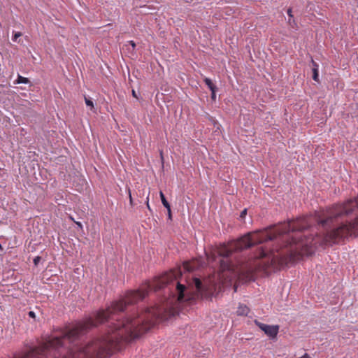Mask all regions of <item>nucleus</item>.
Returning a JSON list of instances; mask_svg holds the SVG:
<instances>
[{
	"instance_id": "9",
	"label": "nucleus",
	"mask_w": 358,
	"mask_h": 358,
	"mask_svg": "<svg viewBox=\"0 0 358 358\" xmlns=\"http://www.w3.org/2000/svg\"><path fill=\"white\" fill-rule=\"evenodd\" d=\"M159 196H160V199H161V201H162V203L163 204V206L166 208V209H169V207L171 206L169 203L167 201L164 193L161 191L159 192Z\"/></svg>"
},
{
	"instance_id": "19",
	"label": "nucleus",
	"mask_w": 358,
	"mask_h": 358,
	"mask_svg": "<svg viewBox=\"0 0 358 358\" xmlns=\"http://www.w3.org/2000/svg\"><path fill=\"white\" fill-rule=\"evenodd\" d=\"M28 315L31 318H35L36 317V314H35V313L34 311H29L28 313Z\"/></svg>"
},
{
	"instance_id": "15",
	"label": "nucleus",
	"mask_w": 358,
	"mask_h": 358,
	"mask_svg": "<svg viewBox=\"0 0 358 358\" xmlns=\"http://www.w3.org/2000/svg\"><path fill=\"white\" fill-rule=\"evenodd\" d=\"M267 255V252L264 250L262 249L260 254L259 255V257L263 258Z\"/></svg>"
},
{
	"instance_id": "21",
	"label": "nucleus",
	"mask_w": 358,
	"mask_h": 358,
	"mask_svg": "<svg viewBox=\"0 0 358 358\" xmlns=\"http://www.w3.org/2000/svg\"><path fill=\"white\" fill-rule=\"evenodd\" d=\"M206 256H207V259L209 261L210 260V259H212V261H215V257L213 256L210 257L208 254H206Z\"/></svg>"
},
{
	"instance_id": "2",
	"label": "nucleus",
	"mask_w": 358,
	"mask_h": 358,
	"mask_svg": "<svg viewBox=\"0 0 358 358\" xmlns=\"http://www.w3.org/2000/svg\"><path fill=\"white\" fill-rule=\"evenodd\" d=\"M112 353V303L94 317L53 333L14 358H107Z\"/></svg>"
},
{
	"instance_id": "8",
	"label": "nucleus",
	"mask_w": 358,
	"mask_h": 358,
	"mask_svg": "<svg viewBox=\"0 0 358 358\" xmlns=\"http://www.w3.org/2000/svg\"><path fill=\"white\" fill-rule=\"evenodd\" d=\"M29 83V80L27 78L23 77L19 74L17 76V78L15 81V83H16V84H21V83L27 84Z\"/></svg>"
},
{
	"instance_id": "22",
	"label": "nucleus",
	"mask_w": 358,
	"mask_h": 358,
	"mask_svg": "<svg viewBox=\"0 0 358 358\" xmlns=\"http://www.w3.org/2000/svg\"><path fill=\"white\" fill-rule=\"evenodd\" d=\"M129 43L132 45L133 48H134L136 46V44L133 41H131Z\"/></svg>"
},
{
	"instance_id": "18",
	"label": "nucleus",
	"mask_w": 358,
	"mask_h": 358,
	"mask_svg": "<svg viewBox=\"0 0 358 358\" xmlns=\"http://www.w3.org/2000/svg\"><path fill=\"white\" fill-rule=\"evenodd\" d=\"M216 91H217V89H214L213 92H211V99L213 101H215L216 99V94H215Z\"/></svg>"
},
{
	"instance_id": "3",
	"label": "nucleus",
	"mask_w": 358,
	"mask_h": 358,
	"mask_svg": "<svg viewBox=\"0 0 358 358\" xmlns=\"http://www.w3.org/2000/svg\"><path fill=\"white\" fill-rule=\"evenodd\" d=\"M255 323L261 330L271 338L275 337L278 333L279 326L278 325H268L258 322L257 320H255Z\"/></svg>"
},
{
	"instance_id": "17",
	"label": "nucleus",
	"mask_w": 358,
	"mask_h": 358,
	"mask_svg": "<svg viewBox=\"0 0 358 358\" xmlns=\"http://www.w3.org/2000/svg\"><path fill=\"white\" fill-rule=\"evenodd\" d=\"M247 215V209L245 208L243 210H242V212L241 213V215H240V217L241 219H243L245 215Z\"/></svg>"
},
{
	"instance_id": "7",
	"label": "nucleus",
	"mask_w": 358,
	"mask_h": 358,
	"mask_svg": "<svg viewBox=\"0 0 358 358\" xmlns=\"http://www.w3.org/2000/svg\"><path fill=\"white\" fill-rule=\"evenodd\" d=\"M204 83L208 86V87L209 88L210 92H213L214 89H217L216 85H214L213 83L212 82V80L208 78H206L204 79Z\"/></svg>"
},
{
	"instance_id": "14",
	"label": "nucleus",
	"mask_w": 358,
	"mask_h": 358,
	"mask_svg": "<svg viewBox=\"0 0 358 358\" xmlns=\"http://www.w3.org/2000/svg\"><path fill=\"white\" fill-rule=\"evenodd\" d=\"M311 62H312V64H313V69H312L319 70V65L313 59H312Z\"/></svg>"
},
{
	"instance_id": "1",
	"label": "nucleus",
	"mask_w": 358,
	"mask_h": 358,
	"mask_svg": "<svg viewBox=\"0 0 358 358\" xmlns=\"http://www.w3.org/2000/svg\"><path fill=\"white\" fill-rule=\"evenodd\" d=\"M358 210V196L345 203L327 208L315 217H304L285 223L273 230L264 229L248 233L223 245L217 251L222 258L229 257L233 252L249 248L256 244L276 239L282 236L286 246L292 252L299 253L300 250H308L338 244L349 237L358 236V217L352 222H341L345 217Z\"/></svg>"
},
{
	"instance_id": "16",
	"label": "nucleus",
	"mask_w": 358,
	"mask_h": 358,
	"mask_svg": "<svg viewBox=\"0 0 358 358\" xmlns=\"http://www.w3.org/2000/svg\"><path fill=\"white\" fill-rule=\"evenodd\" d=\"M41 257H39V256L35 257L34 259V264L35 265H37L38 264V262L41 261Z\"/></svg>"
},
{
	"instance_id": "25",
	"label": "nucleus",
	"mask_w": 358,
	"mask_h": 358,
	"mask_svg": "<svg viewBox=\"0 0 358 358\" xmlns=\"http://www.w3.org/2000/svg\"><path fill=\"white\" fill-rule=\"evenodd\" d=\"M147 206H148V209H149V210H150V206H149L148 201L147 202Z\"/></svg>"
},
{
	"instance_id": "11",
	"label": "nucleus",
	"mask_w": 358,
	"mask_h": 358,
	"mask_svg": "<svg viewBox=\"0 0 358 358\" xmlns=\"http://www.w3.org/2000/svg\"><path fill=\"white\" fill-rule=\"evenodd\" d=\"M85 101L87 106H90L92 108H94V103L91 99H87V97H85Z\"/></svg>"
},
{
	"instance_id": "4",
	"label": "nucleus",
	"mask_w": 358,
	"mask_h": 358,
	"mask_svg": "<svg viewBox=\"0 0 358 358\" xmlns=\"http://www.w3.org/2000/svg\"><path fill=\"white\" fill-rule=\"evenodd\" d=\"M203 266L201 261L196 260L192 262H186L183 264V269L186 271L191 272Z\"/></svg>"
},
{
	"instance_id": "6",
	"label": "nucleus",
	"mask_w": 358,
	"mask_h": 358,
	"mask_svg": "<svg viewBox=\"0 0 358 358\" xmlns=\"http://www.w3.org/2000/svg\"><path fill=\"white\" fill-rule=\"evenodd\" d=\"M220 267L223 271L225 270H230L231 266L230 264L228 262V261L224 259H220Z\"/></svg>"
},
{
	"instance_id": "23",
	"label": "nucleus",
	"mask_w": 358,
	"mask_h": 358,
	"mask_svg": "<svg viewBox=\"0 0 358 358\" xmlns=\"http://www.w3.org/2000/svg\"><path fill=\"white\" fill-rule=\"evenodd\" d=\"M310 357L308 355V354H305L304 355H303L301 358H309Z\"/></svg>"
},
{
	"instance_id": "10",
	"label": "nucleus",
	"mask_w": 358,
	"mask_h": 358,
	"mask_svg": "<svg viewBox=\"0 0 358 358\" xmlns=\"http://www.w3.org/2000/svg\"><path fill=\"white\" fill-rule=\"evenodd\" d=\"M313 71V79L315 81L319 80V70L312 69Z\"/></svg>"
},
{
	"instance_id": "20",
	"label": "nucleus",
	"mask_w": 358,
	"mask_h": 358,
	"mask_svg": "<svg viewBox=\"0 0 358 358\" xmlns=\"http://www.w3.org/2000/svg\"><path fill=\"white\" fill-rule=\"evenodd\" d=\"M168 211V217L170 220H171V206L169 207V209H167Z\"/></svg>"
},
{
	"instance_id": "24",
	"label": "nucleus",
	"mask_w": 358,
	"mask_h": 358,
	"mask_svg": "<svg viewBox=\"0 0 358 358\" xmlns=\"http://www.w3.org/2000/svg\"><path fill=\"white\" fill-rule=\"evenodd\" d=\"M132 95H133L134 96H135V97L136 96V92H135V91H134V90H132Z\"/></svg>"
},
{
	"instance_id": "5",
	"label": "nucleus",
	"mask_w": 358,
	"mask_h": 358,
	"mask_svg": "<svg viewBox=\"0 0 358 358\" xmlns=\"http://www.w3.org/2000/svg\"><path fill=\"white\" fill-rule=\"evenodd\" d=\"M250 311L249 308L244 304H240L237 308L236 313L238 315H248Z\"/></svg>"
},
{
	"instance_id": "12",
	"label": "nucleus",
	"mask_w": 358,
	"mask_h": 358,
	"mask_svg": "<svg viewBox=\"0 0 358 358\" xmlns=\"http://www.w3.org/2000/svg\"><path fill=\"white\" fill-rule=\"evenodd\" d=\"M21 36H22V34L20 32H14L12 40L14 42H17V38L19 37H20Z\"/></svg>"
},
{
	"instance_id": "13",
	"label": "nucleus",
	"mask_w": 358,
	"mask_h": 358,
	"mask_svg": "<svg viewBox=\"0 0 358 358\" xmlns=\"http://www.w3.org/2000/svg\"><path fill=\"white\" fill-rule=\"evenodd\" d=\"M287 15H289V19L288 20V22L289 24H292V18L293 17V15H292V9L291 8H289L287 10Z\"/></svg>"
},
{
	"instance_id": "26",
	"label": "nucleus",
	"mask_w": 358,
	"mask_h": 358,
	"mask_svg": "<svg viewBox=\"0 0 358 358\" xmlns=\"http://www.w3.org/2000/svg\"><path fill=\"white\" fill-rule=\"evenodd\" d=\"M309 358H310V357H309Z\"/></svg>"
}]
</instances>
